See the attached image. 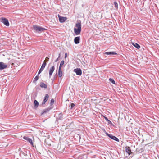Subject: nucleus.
Returning <instances> with one entry per match:
<instances>
[{
    "instance_id": "1",
    "label": "nucleus",
    "mask_w": 159,
    "mask_h": 159,
    "mask_svg": "<svg viewBox=\"0 0 159 159\" xmlns=\"http://www.w3.org/2000/svg\"><path fill=\"white\" fill-rule=\"evenodd\" d=\"M76 28H74V32L76 35L80 34L81 31V24L80 21H78L75 24Z\"/></svg>"
},
{
    "instance_id": "2",
    "label": "nucleus",
    "mask_w": 159,
    "mask_h": 159,
    "mask_svg": "<svg viewBox=\"0 0 159 159\" xmlns=\"http://www.w3.org/2000/svg\"><path fill=\"white\" fill-rule=\"evenodd\" d=\"M34 29L36 30V31L38 33L42 32L44 30H46V29L42 27L37 26L36 25L33 26Z\"/></svg>"
},
{
    "instance_id": "3",
    "label": "nucleus",
    "mask_w": 159,
    "mask_h": 159,
    "mask_svg": "<svg viewBox=\"0 0 159 159\" xmlns=\"http://www.w3.org/2000/svg\"><path fill=\"white\" fill-rule=\"evenodd\" d=\"M8 66V65L6 63L3 62H0V71H2L7 68Z\"/></svg>"
},
{
    "instance_id": "4",
    "label": "nucleus",
    "mask_w": 159,
    "mask_h": 159,
    "mask_svg": "<svg viewBox=\"0 0 159 159\" xmlns=\"http://www.w3.org/2000/svg\"><path fill=\"white\" fill-rule=\"evenodd\" d=\"M74 71L76 73L77 75H80L82 74V70L80 68L74 69Z\"/></svg>"
},
{
    "instance_id": "5",
    "label": "nucleus",
    "mask_w": 159,
    "mask_h": 159,
    "mask_svg": "<svg viewBox=\"0 0 159 159\" xmlns=\"http://www.w3.org/2000/svg\"><path fill=\"white\" fill-rule=\"evenodd\" d=\"M58 16L59 17V21L61 23L64 22L67 19L66 17L61 16L59 15H58Z\"/></svg>"
},
{
    "instance_id": "6",
    "label": "nucleus",
    "mask_w": 159,
    "mask_h": 159,
    "mask_svg": "<svg viewBox=\"0 0 159 159\" xmlns=\"http://www.w3.org/2000/svg\"><path fill=\"white\" fill-rule=\"evenodd\" d=\"M1 21L6 26H9V22L8 20L5 18H2Z\"/></svg>"
},
{
    "instance_id": "7",
    "label": "nucleus",
    "mask_w": 159,
    "mask_h": 159,
    "mask_svg": "<svg viewBox=\"0 0 159 159\" xmlns=\"http://www.w3.org/2000/svg\"><path fill=\"white\" fill-rule=\"evenodd\" d=\"M55 70V67L54 66H52L51 67L49 71V75L50 77H51L52 75L53 72Z\"/></svg>"
},
{
    "instance_id": "8",
    "label": "nucleus",
    "mask_w": 159,
    "mask_h": 159,
    "mask_svg": "<svg viewBox=\"0 0 159 159\" xmlns=\"http://www.w3.org/2000/svg\"><path fill=\"white\" fill-rule=\"evenodd\" d=\"M49 98V95L48 94H46L45 95V96L44 98V99L43 101V102H42V105H43L45 104L46 102L48 100Z\"/></svg>"
},
{
    "instance_id": "9",
    "label": "nucleus",
    "mask_w": 159,
    "mask_h": 159,
    "mask_svg": "<svg viewBox=\"0 0 159 159\" xmlns=\"http://www.w3.org/2000/svg\"><path fill=\"white\" fill-rule=\"evenodd\" d=\"M23 139L27 140L28 142L30 143L31 145H33V142L31 139H30L28 137L24 136L23 137Z\"/></svg>"
},
{
    "instance_id": "10",
    "label": "nucleus",
    "mask_w": 159,
    "mask_h": 159,
    "mask_svg": "<svg viewBox=\"0 0 159 159\" xmlns=\"http://www.w3.org/2000/svg\"><path fill=\"white\" fill-rule=\"evenodd\" d=\"M80 37H75L74 39V43L76 44H78L80 43Z\"/></svg>"
},
{
    "instance_id": "11",
    "label": "nucleus",
    "mask_w": 159,
    "mask_h": 159,
    "mask_svg": "<svg viewBox=\"0 0 159 159\" xmlns=\"http://www.w3.org/2000/svg\"><path fill=\"white\" fill-rule=\"evenodd\" d=\"M125 151L127 152L129 155H130L132 153L130 148L129 147H128L126 148Z\"/></svg>"
},
{
    "instance_id": "12",
    "label": "nucleus",
    "mask_w": 159,
    "mask_h": 159,
    "mask_svg": "<svg viewBox=\"0 0 159 159\" xmlns=\"http://www.w3.org/2000/svg\"><path fill=\"white\" fill-rule=\"evenodd\" d=\"M109 137L116 141L119 142V140L118 138L115 136H113L112 134H111Z\"/></svg>"
},
{
    "instance_id": "13",
    "label": "nucleus",
    "mask_w": 159,
    "mask_h": 159,
    "mask_svg": "<svg viewBox=\"0 0 159 159\" xmlns=\"http://www.w3.org/2000/svg\"><path fill=\"white\" fill-rule=\"evenodd\" d=\"M50 109V108H47L46 109H45L44 110H43L41 113V115H42L44 113H46L47 112H48Z\"/></svg>"
},
{
    "instance_id": "14",
    "label": "nucleus",
    "mask_w": 159,
    "mask_h": 159,
    "mask_svg": "<svg viewBox=\"0 0 159 159\" xmlns=\"http://www.w3.org/2000/svg\"><path fill=\"white\" fill-rule=\"evenodd\" d=\"M40 86L42 88L46 89L47 88V85L43 82H41L40 83Z\"/></svg>"
},
{
    "instance_id": "15",
    "label": "nucleus",
    "mask_w": 159,
    "mask_h": 159,
    "mask_svg": "<svg viewBox=\"0 0 159 159\" xmlns=\"http://www.w3.org/2000/svg\"><path fill=\"white\" fill-rule=\"evenodd\" d=\"M105 54L109 55H116L117 54V53L114 52H107L105 53Z\"/></svg>"
},
{
    "instance_id": "16",
    "label": "nucleus",
    "mask_w": 159,
    "mask_h": 159,
    "mask_svg": "<svg viewBox=\"0 0 159 159\" xmlns=\"http://www.w3.org/2000/svg\"><path fill=\"white\" fill-rule=\"evenodd\" d=\"M58 75L60 77H61L62 76V72L61 68H59L58 70Z\"/></svg>"
},
{
    "instance_id": "17",
    "label": "nucleus",
    "mask_w": 159,
    "mask_h": 159,
    "mask_svg": "<svg viewBox=\"0 0 159 159\" xmlns=\"http://www.w3.org/2000/svg\"><path fill=\"white\" fill-rule=\"evenodd\" d=\"M46 65V61L44 60L43 63L40 68L43 70Z\"/></svg>"
},
{
    "instance_id": "18",
    "label": "nucleus",
    "mask_w": 159,
    "mask_h": 159,
    "mask_svg": "<svg viewBox=\"0 0 159 159\" xmlns=\"http://www.w3.org/2000/svg\"><path fill=\"white\" fill-rule=\"evenodd\" d=\"M63 118V114L62 113H60L57 118V119L58 120H61Z\"/></svg>"
},
{
    "instance_id": "19",
    "label": "nucleus",
    "mask_w": 159,
    "mask_h": 159,
    "mask_svg": "<svg viewBox=\"0 0 159 159\" xmlns=\"http://www.w3.org/2000/svg\"><path fill=\"white\" fill-rule=\"evenodd\" d=\"M39 104L38 102L36 100H34V107L37 108L38 107Z\"/></svg>"
},
{
    "instance_id": "20",
    "label": "nucleus",
    "mask_w": 159,
    "mask_h": 159,
    "mask_svg": "<svg viewBox=\"0 0 159 159\" xmlns=\"http://www.w3.org/2000/svg\"><path fill=\"white\" fill-rule=\"evenodd\" d=\"M39 79V75H37L34 79L33 83H35Z\"/></svg>"
},
{
    "instance_id": "21",
    "label": "nucleus",
    "mask_w": 159,
    "mask_h": 159,
    "mask_svg": "<svg viewBox=\"0 0 159 159\" xmlns=\"http://www.w3.org/2000/svg\"><path fill=\"white\" fill-rule=\"evenodd\" d=\"M133 45L135 46L136 48L138 49H139V48L140 47V45L137 44V43H135V44H133Z\"/></svg>"
},
{
    "instance_id": "22",
    "label": "nucleus",
    "mask_w": 159,
    "mask_h": 159,
    "mask_svg": "<svg viewBox=\"0 0 159 159\" xmlns=\"http://www.w3.org/2000/svg\"><path fill=\"white\" fill-rule=\"evenodd\" d=\"M64 61L63 60L60 63V65L59 66V68H61L62 66L64 64Z\"/></svg>"
},
{
    "instance_id": "23",
    "label": "nucleus",
    "mask_w": 159,
    "mask_h": 159,
    "mask_svg": "<svg viewBox=\"0 0 159 159\" xmlns=\"http://www.w3.org/2000/svg\"><path fill=\"white\" fill-rule=\"evenodd\" d=\"M104 118H105V120L107 121L108 122V124H112V123L111 122V121H110V120H109L107 117H105Z\"/></svg>"
},
{
    "instance_id": "24",
    "label": "nucleus",
    "mask_w": 159,
    "mask_h": 159,
    "mask_svg": "<svg viewBox=\"0 0 159 159\" xmlns=\"http://www.w3.org/2000/svg\"><path fill=\"white\" fill-rule=\"evenodd\" d=\"M109 80L113 84H115V81L112 79L110 78Z\"/></svg>"
},
{
    "instance_id": "25",
    "label": "nucleus",
    "mask_w": 159,
    "mask_h": 159,
    "mask_svg": "<svg viewBox=\"0 0 159 159\" xmlns=\"http://www.w3.org/2000/svg\"><path fill=\"white\" fill-rule=\"evenodd\" d=\"M54 99H52L51 100V102H50V104H51V105H52V104H53L54 103Z\"/></svg>"
},
{
    "instance_id": "26",
    "label": "nucleus",
    "mask_w": 159,
    "mask_h": 159,
    "mask_svg": "<svg viewBox=\"0 0 159 159\" xmlns=\"http://www.w3.org/2000/svg\"><path fill=\"white\" fill-rule=\"evenodd\" d=\"M114 5H115V7L116 8H118V4H117V3L116 2H114Z\"/></svg>"
},
{
    "instance_id": "27",
    "label": "nucleus",
    "mask_w": 159,
    "mask_h": 159,
    "mask_svg": "<svg viewBox=\"0 0 159 159\" xmlns=\"http://www.w3.org/2000/svg\"><path fill=\"white\" fill-rule=\"evenodd\" d=\"M43 70L42 69H41V68H40L39 72H38V75H39V74H40V73Z\"/></svg>"
},
{
    "instance_id": "28",
    "label": "nucleus",
    "mask_w": 159,
    "mask_h": 159,
    "mask_svg": "<svg viewBox=\"0 0 159 159\" xmlns=\"http://www.w3.org/2000/svg\"><path fill=\"white\" fill-rule=\"evenodd\" d=\"M75 104L74 103H71L70 105V108L72 109L73 107H74Z\"/></svg>"
},
{
    "instance_id": "29",
    "label": "nucleus",
    "mask_w": 159,
    "mask_h": 159,
    "mask_svg": "<svg viewBox=\"0 0 159 159\" xmlns=\"http://www.w3.org/2000/svg\"><path fill=\"white\" fill-rule=\"evenodd\" d=\"M60 54H59V57L58 58H57L56 60L55 61V62H56L58 60H59V58L60 57Z\"/></svg>"
},
{
    "instance_id": "30",
    "label": "nucleus",
    "mask_w": 159,
    "mask_h": 159,
    "mask_svg": "<svg viewBox=\"0 0 159 159\" xmlns=\"http://www.w3.org/2000/svg\"><path fill=\"white\" fill-rule=\"evenodd\" d=\"M106 134L109 137H110V135H111V134H109L107 132H106Z\"/></svg>"
},
{
    "instance_id": "31",
    "label": "nucleus",
    "mask_w": 159,
    "mask_h": 159,
    "mask_svg": "<svg viewBox=\"0 0 159 159\" xmlns=\"http://www.w3.org/2000/svg\"><path fill=\"white\" fill-rule=\"evenodd\" d=\"M67 56V53H66L65 54V58H66V57Z\"/></svg>"
},
{
    "instance_id": "32",
    "label": "nucleus",
    "mask_w": 159,
    "mask_h": 159,
    "mask_svg": "<svg viewBox=\"0 0 159 159\" xmlns=\"http://www.w3.org/2000/svg\"><path fill=\"white\" fill-rule=\"evenodd\" d=\"M46 59H48V60L47 61H46V62L47 61H48V60L49 59V58H48V57H46Z\"/></svg>"
}]
</instances>
